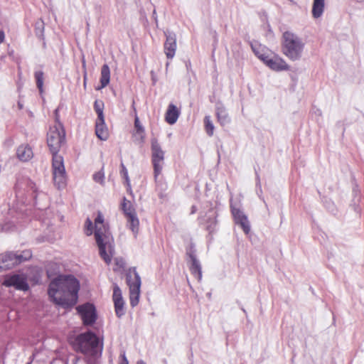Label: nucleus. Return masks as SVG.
Here are the masks:
<instances>
[{"label":"nucleus","instance_id":"16","mask_svg":"<svg viewBox=\"0 0 364 364\" xmlns=\"http://www.w3.org/2000/svg\"><path fill=\"white\" fill-rule=\"evenodd\" d=\"M164 48L167 58L172 59L175 55L177 48L176 37L170 35L167 36Z\"/></svg>","mask_w":364,"mask_h":364},{"label":"nucleus","instance_id":"28","mask_svg":"<svg viewBox=\"0 0 364 364\" xmlns=\"http://www.w3.org/2000/svg\"><path fill=\"white\" fill-rule=\"evenodd\" d=\"M204 126L205 130L207 134L210 136L213 135L214 132V125L210 120V117L209 116H205L204 118Z\"/></svg>","mask_w":364,"mask_h":364},{"label":"nucleus","instance_id":"18","mask_svg":"<svg viewBox=\"0 0 364 364\" xmlns=\"http://www.w3.org/2000/svg\"><path fill=\"white\" fill-rule=\"evenodd\" d=\"M180 109L173 104H169L165 114V121L169 124H173L180 115Z\"/></svg>","mask_w":364,"mask_h":364},{"label":"nucleus","instance_id":"21","mask_svg":"<svg viewBox=\"0 0 364 364\" xmlns=\"http://www.w3.org/2000/svg\"><path fill=\"white\" fill-rule=\"evenodd\" d=\"M18 158L23 161H27L33 157L32 149L28 145L20 146L16 152Z\"/></svg>","mask_w":364,"mask_h":364},{"label":"nucleus","instance_id":"6","mask_svg":"<svg viewBox=\"0 0 364 364\" xmlns=\"http://www.w3.org/2000/svg\"><path fill=\"white\" fill-rule=\"evenodd\" d=\"M32 257L31 251L26 250L21 253L6 252L0 254V272L13 268L23 262L30 259Z\"/></svg>","mask_w":364,"mask_h":364},{"label":"nucleus","instance_id":"26","mask_svg":"<svg viewBox=\"0 0 364 364\" xmlns=\"http://www.w3.org/2000/svg\"><path fill=\"white\" fill-rule=\"evenodd\" d=\"M34 77L36 79V86L39 90V92L42 93L43 92V80L44 73L41 70L35 72Z\"/></svg>","mask_w":364,"mask_h":364},{"label":"nucleus","instance_id":"12","mask_svg":"<svg viewBox=\"0 0 364 364\" xmlns=\"http://www.w3.org/2000/svg\"><path fill=\"white\" fill-rule=\"evenodd\" d=\"M3 285L7 287H14L16 289L22 291H26L29 288L26 277L20 274H13L6 277L3 282Z\"/></svg>","mask_w":364,"mask_h":364},{"label":"nucleus","instance_id":"11","mask_svg":"<svg viewBox=\"0 0 364 364\" xmlns=\"http://www.w3.org/2000/svg\"><path fill=\"white\" fill-rule=\"evenodd\" d=\"M85 326H91L97 320L96 309L93 304L86 303L76 308Z\"/></svg>","mask_w":364,"mask_h":364},{"label":"nucleus","instance_id":"27","mask_svg":"<svg viewBox=\"0 0 364 364\" xmlns=\"http://www.w3.org/2000/svg\"><path fill=\"white\" fill-rule=\"evenodd\" d=\"M104 107L105 105L102 100H96L94 102V109L97 114V119H104Z\"/></svg>","mask_w":364,"mask_h":364},{"label":"nucleus","instance_id":"1","mask_svg":"<svg viewBox=\"0 0 364 364\" xmlns=\"http://www.w3.org/2000/svg\"><path fill=\"white\" fill-rule=\"evenodd\" d=\"M79 289L80 283L75 277L59 275L50 282L48 294L55 304L70 308L77 302Z\"/></svg>","mask_w":364,"mask_h":364},{"label":"nucleus","instance_id":"23","mask_svg":"<svg viewBox=\"0 0 364 364\" xmlns=\"http://www.w3.org/2000/svg\"><path fill=\"white\" fill-rule=\"evenodd\" d=\"M110 81V69L107 64L102 65L100 73V88H104L108 85Z\"/></svg>","mask_w":364,"mask_h":364},{"label":"nucleus","instance_id":"19","mask_svg":"<svg viewBox=\"0 0 364 364\" xmlns=\"http://www.w3.org/2000/svg\"><path fill=\"white\" fill-rule=\"evenodd\" d=\"M132 135L135 140L139 141L140 143L144 142L145 139V130L141 125L136 113L135 114L134 117V130Z\"/></svg>","mask_w":364,"mask_h":364},{"label":"nucleus","instance_id":"20","mask_svg":"<svg viewBox=\"0 0 364 364\" xmlns=\"http://www.w3.org/2000/svg\"><path fill=\"white\" fill-rule=\"evenodd\" d=\"M189 257L191 259V266L190 271L192 275L195 277L198 281L201 280L202 278V271L201 266L199 261L197 259L196 257L193 254H189Z\"/></svg>","mask_w":364,"mask_h":364},{"label":"nucleus","instance_id":"32","mask_svg":"<svg viewBox=\"0 0 364 364\" xmlns=\"http://www.w3.org/2000/svg\"><path fill=\"white\" fill-rule=\"evenodd\" d=\"M121 357H122V361H121L120 364H129L128 360L127 359L124 353L123 355H122Z\"/></svg>","mask_w":364,"mask_h":364},{"label":"nucleus","instance_id":"25","mask_svg":"<svg viewBox=\"0 0 364 364\" xmlns=\"http://www.w3.org/2000/svg\"><path fill=\"white\" fill-rule=\"evenodd\" d=\"M216 116L218 122L222 125L225 126L230 122L228 113L223 107H218L216 110Z\"/></svg>","mask_w":364,"mask_h":364},{"label":"nucleus","instance_id":"3","mask_svg":"<svg viewBox=\"0 0 364 364\" xmlns=\"http://www.w3.org/2000/svg\"><path fill=\"white\" fill-rule=\"evenodd\" d=\"M72 345L76 352L92 356L97 355L98 351L101 352L103 346L102 342L100 343L96 334L91 331L77 335Z\"/></svg>","mask_w":364,"mask_h":364},{"label":"nucleus","instance_id":"35","mask_svg":"<svg viewBox=\"0 0 364 364\" xmlns=\"http://www.w3.org/2000/svg\"><path fill=\"white\" fill-rule=\"evenodd\" d=\"M47 274H48V277L49 278H50V277H51V274H50V271H49V270H48V271H47Z\"/></svg>","mask_w":364,"mask_h":364},{"label":"nucleus","instance_id":"17","mask_svg":"<svg viewBox=\"0 0 364 364\" xmlns=\"http://www.w3.org/2000/svg\"><path fill=\"white\" fill-rule=\"evenodd\" d=\"M95 134L100 140L106 141L109 138V130L104 119H96Z\"/></svg>","mask_w":364,"mask_h":364},{"label":"nucleus","instance_id":"31","mask_svg":"<svg viewBox=\"0 0 364 364\" xmlns=\"http://www.w3.org/2000/svg\"><path fill=\"white\" fill-rule=\"evenodd\" d=\"M122 173L123 174L124 177L126 178L127 181H129V177H128V172L124 164H122Z\"/></svg>","mask_w":364,"mask_h":364},{"label":"nucleus","instance_id":"14","mask_svg":"<svg viewBox=\"0 0 364 364\" xmlns=\"http://www.w3.org/2000/svg\"><path fill=\"white\" fill-rule=\"evenodd\" d=\"M264 64L275 71L289 70V66L286 61L277 55L272 57L269 56Z\"/></svg>","mask_w":364,"mask_h":364},{"label":"nucleus","instance_id":"33","mask_svg":"<svg viewBox=\"0 0 364 364\" xmlns=\"http://www.w3.org/2000/svg\"><path fill=\"white\" fill-rule=\"evenodd\" d=\"M5 38V34L3 31H0V44L4 42Z\"/></svg>","mask_w":364,"mask_h":364},{"label":"nucleus","instance_id":"9","mask_svg":"<svg viewBox=\"0 0 364 364\" xmlns=\"http://www.w3.org/2000/svg\"><path fill=\"white\" fill-rule=\"evenodd\" d=\"M151 163L154 168L155 181L161 175L164 166V151L162 150L156 139H152L151 142Z\"/></svg>","mask_w":364,"mask_h":364},{"label":"nucleus","instance_id":"2","mask_svg":"<svg viewBox=\"0 0 364 364\" xmlns=\"http://www.w3.org/2000/svg\"><path fill=\"white\" fill-rule=\"evenodd\" d=\"M95 237L102 259L109 264L113 255V237L109 226L105 223L104 217L99 211L95 219Z\"/></svg>","mask_w":364,"mask_h":364},{"label":"nucleus","instance_id":"22","mask_svg":"<svg viewBox=\"0 0 364 364\" xmlns=\"http://www.w3.org/2000/svg\"><path fill=\"white\" fill-rule=\"evenodd\" d=\"M324 7V0H314L311 11L313 17L315 18H320L323 13Z\"/></svg>","mask_w":364,"mask_h":364},{"label":"nucleus","instance_id":"36","mask_svg":"<svg viewBox=\"0 0 364 364\" xmlns=\"http://www.w3.org/2000/svg\"><path fill=\"white\" fill-rule=\"evenodd\" d=\"M132 106H133V107H134V102H132ZM134 109H135V108H134ZM134 111L136 112V109H134Z\"/></svg>","mask_w":364,"mask_h":364},{"label":"nucleus","instance_id":"4","mask_svg":"<svg viewBox=\"0 0 364 364\" xmlns=\"http://www.w3.org/2000/svg\"><path fill=\"white\" fill-rule=\"evenodd\" d=\"M304 43L300 38L290 31H285L282 38V50L291 60H299L303 52Z\"/></svg>","mask_w":364,"mask_h":364},{"label":"nucleus","instance_id":"15","mask_svg":"<svg viewBox=\"0 0 364 364\" xmlns=\"http://www.w3.org/2000/svg\"><path fill=\"white\" fill-rule=\"evenodd\" d=\"M232 215L235 223L240 225L244 232L247 235L250 232V225L247 217L240 209H234Z\"/></svg>","mask_w":364,"mask_h":364},{"label":"nucleus","instance_id":"7","mask_svg":"<svg viewBox=\"0 0 364 364\" xmlns=\"http://www.w3.org/2000/svg\"><path fill=\"white\" fill-rule=\"evenodd\" d=\"M127 283L129 287L130 305L134 307L139 304L141 287V278L135 268L127 273Z\"/></svg>","mask_w":364,"mask_h":364},{"label":"nucleus","instance_id":"24","mask_svg":"<svg viewBox=\"0 0 364 364\" xmlns=\"http://www.w3.org/2000/svg\"><path fill=\"white\" fill-rule=\"evenodd\" d=\"M252 50L255 55L260 59L264 63L269 58V55L267 53V50L264 46L259 45L258 46H252Z\"/></svg>","mask_w":364,"mask_h":364},{"label":"nucleus","instance_id":"10","mask_svg":"<svg viewBox=\"0 0 364 364\" xmlns=\"http://www.w3.org/2000/svg\"><path fill=\"white\" fill-rule=\"evenodd\" d=\"M121 209L123 211L129 225V229L136 236L139 229V220L137 218L136 210L132 202L123 197L121 203Z\"/></svg>","mask_w":364,"mask_h":364},{"label":"nucleus","instance_id":"29","mask_svg":"<svg viewBox=\"0 0 364 364\" xmlns=\"http://www.w3.org/2000/svg\"><path fill=\"white\" fill-rule=\"evenodd\" d=\"M85 233L87 235H91L93 232L92 222L90 219L87 218L85 221Z\"/></svg>","mask_w":364,"mask_h":364},{"label":"nucleus","instance_id":"5","mask_svg":"<svg viewBox=\"0 0 364 364\" xmlns=\"http://www.w3.org/2000/svg\"><path fill=\"white\" fill-rule=\"evenodd\" d=\"M55 124L50 127L47 134V144L52 154H57L65 141V132L58 119V110H55Z\"/></svg>","mask_w":364,"mask_h":364},{"label":"nucleus","instance_id":"13","mask_svg":"<svg viewBox=\"0 0 364 364\" xmlns=\"http://www.w3.org/2000/svg\"><path fill=\"white\" fill-rule=\"evenodd\" d=\"M112 299L114 304V310L116 315L118 317H121L125 313L124 301L122 298V291L117 284H114L113 287Z\"/></svg>","mask_w":364,"mask_h":364},{"label":"nucleus","instance_id":"8","mask_svg":"<svg viewBox=\"0 0 364 364\" xmlns=\"http://www.w3.org/2000/svg\"><path fill=\"white\" fill-rule=\"evenodd\" d=\"M52 168L54 184L58 189L65 188L66 186V174L63 159L58 154H53Z\"/></svg>","mask_w":364,"mask_h":364},{"label":"nucleus","instance_id":"30","mask_svg":"<svg viewBox=\"0 0 364 364\" xmlns=\"http://www.w3.org/2000/svg\"><path fill=\"white\" fill-rule=\"evenodd\" d=\"M105 175L102 171H98L93 175V179L95 182L102 183L104 181Z\"/></svg>","mask_w":364,"mask_h":364},{"label":"nucleus","instance_id":"34","mask_svg":"<svg viewBox=\"0 0 364 364\" xmlns=\"http://www.w3.org/2000/svg\"><path fill=\"white\" fill-rule=\"evenodd\" d=\"M136 364H146V363L144 361L141 360L137 361Z\"/></svg>","mask_w":364,"mask_h":364}]
</instances>
